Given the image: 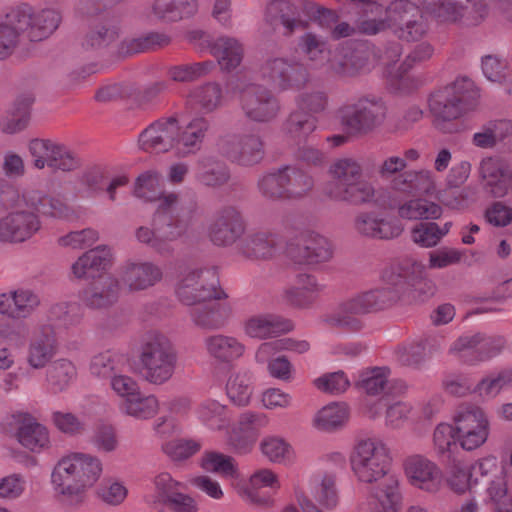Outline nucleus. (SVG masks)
Here are the masks:
<instances>
[{
    "mask_svg": "<svg viewBox=\"0 0 512 512\" xmlns=\"http://www.w3.org/2000/svg\"><path fill=\"white\" fill-rule=\"evenodd\" d=\"M349 460L357 480L368 485L371 512H398L399 480L390 471L391 457L386 444L378 438L359 439Z\"/></svg>",
    "mask_w": 512,
    "mask_h": 512,
    "instance_id": "1",
    "label": "nucleus"
},
{
    "mask_svg": "<svg viewBox=\"0 0 512 512\" xmlns=\"http://www.w3.org/2000/svg\"><path fill=\"white\" fill-rule=\"evenodd\" d=\"M385 287L369 290L365 298L381 310L392 307L404 299H416L431 291V282L425 277V266L413 259L392 262L381 275Z\"/></svg>",
    "mask_w": 512,
    "mask_h": 512,
    "instance_id": "2",
    "label": "nucleus"
},
{
    "mask_svg": "<svg viewBox=\"0 0 512 512\" xmlns=\"http://www.w3.org/2000/svg\"><path fill=\"white\" fill-rule=\"evenodd\" d=\"M328 174L330 180L323 187V195L330 201L363 206L375 200V187L363 179V168L356 159L343 157L334 160Z\"/></svg>",
    "mask_w": 512,
    "mask_h": 512,
    "instance_id": "3",
    "label": "nucleus"
},
{
    "mask_svg": "<svg viewBox=\"0 0 512 512\" xmlns=\"http://www.w3.org/2000/svg\"><path fill=\"white\" fill-rule=\"evenodd\" d=\"M478 97V90L467 77L457 78L451 84L433 92L429 98V109L435 117V127L444 133L456 131L452 121L472 109Z\"/></svg>",
    "mask_w": 512,
    "mask_h": 512,
    "instance_id": "4",
    "label": "nucleus"
},
{
    "mask_svg": "<svg viewBox=\"0 0 512 512\" xmlns=\"http://www.w3.org/2000/svg\"><path fill=\"white\" fill-rule=\"evenodd\" d=\"M198 214V203L194 199L180 197L171 192L160 198V203L152 217V225L161 244L165 245L164 256H170L174 248L172 243L181 238Z\"/></svg>",
    "mask_w": 512,
    "mask_h": 512,
    "instance_id": "5",
    "label": "nucleus"
},
{
    "mask_svg": "<svg viewBox=\"0 0 512 512\" xmlns=\"http://www.w3.org/2000/svg\"><path fill=\"white\" fill-rule=\"evenodd\" d=\"M139 363L142 378L151 384L161 385L172 378L177 353L165 335L150 331L141 339Z\"/></svg>",
    "mask_w": 512,
    "mask_h": 512,
    "instance_id": "6",
    "label": "nucleus"
},
{
    "mask_svg": "<svg viewBox=\"0 0 512 512\" xmlns=\"http://www.w3.org/2000/svg\"><path fill=\"white\" fill-rule=\"evenodd\" d=\"M387 116L382 97L366 94L344 103L337 110V119L349 136H364L379 128Z\"/></svg>",
    "mask_w": 512,
    "mask_h": 512,
    "instance_id": "7",
    "label": "nucleus"
},
{
    "mask_svg": "<svg viewBox=\"0 0 512 512\" xmlns=\"http://www.w3.org/2000/svg\"><path fill=\"white\" fill-rule=\"evenodd\" d=\"M35 193H19L11 206L4 210L9 213L0 219V239L9 242H24L30 239L41 227V222L35 211L38 201Z\"/></svg>",
    "mask_w": 512,
    "mask_h": 512,
    "instance_id": "8",
    "label": "nucleus"
},
{
    "mask_svg": "<svg viewBox=\"0 0 512 512\" xmlns=\"http://www.w3.org/2000/svg\"><path fill=\"white\" fill-rule=\"evenodd\" d=\"M259 78L277 91H300L311 81L307 66L298 60L269 55L258 68Z\"/></svg>",
    "mask_w": 512,
    "mask_h": 512,
    "instance_id": "9",
    "label": "nucleus"
},
{
    "mask_svg": "<svg viewBox=\"0 0 512 512\" xmlns=\"http://www.w3.org/2000/svg\"><path fill=\"white\" fill-rule=\"evenodd\" d=\"M175 292L179 301L188 306L227 298V294L220 286L216 267L183 271Z\"/></svg>",
    "mask_w": 512,
    "mask_h": 512,
    "instance_id": "10",
    "label": "nucleus"
},
{
    "mask_svg": "<svg viewBox=\"0 0 512 512\" xmlns=\"http://www.w3.org/2000/svg\"><path fill=\"white\" fill-rule=\"evenodd\" d=\"M218 154L230 163L252 168L259 165L265 158V142L256 133H226L217 139Z\"/></svg>",
    "mask_w": 512,
    "mask_h": 512,
    "instance_id": "11",
    "label": "nucleus"
},
{
    "mask_svg": "<svg viewBox=\"0 0 512 512\" xmlns=\"http://www.w3.org/2000/svg\"><path fill=\"white\" fill-rule=\"evenodd\" d=\"M457 440L466 451L481 447L488 439L490 423L479 406L465 403L457 407L453 415Z\"/></svg>",
    "mask_w": 512,
    "mask_h": 512,
    "instance_id": "12",
    "label": "nucleus"
},
{
    "mask_svg": "<svg viewBox=\"0 0 512 512\" xmlns=\"http://www.w3.org/2000/svg\"><path fill=\"white\" fill-rule=\"evenodd\" d=\"M61 20L60 13L55 9L47 8L35 12L28 4H21L11 14L14 25L33 42L48 38L59 27Z\"/></svg>",
    "mask_w": 512,
    "mask_h": 512,
    "instance_id": "13",
    "label": "nucleus"
},
{
    "mask_svg": "<svg viewBox=\"0 0 512 512\" xmlns=\"http://www.w3.org/2000/svg\"><path fill=\"white\" fill-rule=\"evenodd\" d=\"M240 105L244 115L258 123L270 122L280 112L279 100L271 90L259 84H249L240 92Z\"/></svg>",
    "mask_w": 512,
    "mask_h": 512,
    "instance_id": "14",
    "label": "nucleus"
},
{
    "mask_svg": "<svg viewBox=\"0 0 512 512\" xmlns=\"http://www.w3.org/2000/svg\"><path fill=\"white\" fill-rule=\"evenodd\" d=\"M246 224L242 213L227 205L217 210L208 226V238L216 246L229 247L242 238Z\"/></svg>",
    "mask_w": 512,
    "mask_h": 512,
    "instance_id": "15",
    "label": "nucleus"
},
{
    "mask_svg": "<svg viewBox=\"0 0 512 512\" xmlns=\"http://www.w3.org/2000/svg\"><path fill=\"white\" fill-rule=\"evenodd\" d=\"M81 472L80 464H74L71 458H62L52 472V483L56 491L62 496L67 505H77L83 501V494L87 488L84 481H88Z\"/></svg>",
    "mask_w": 512,
    "mask_h": 512,
    "instance_id": "16",
    "label": "nucleus"
},
{
    "mask_svg": "<svg viewBox=\"0 0 512 512\" xmlns=\"http://www.w3.org/2000/svg\"><path fill=\"white\" fill-rule=\"evenodd\" d=\"M368 292H363L344 302L338 311L328 315L325 322L328 326L345 332H359L363 322L357 316L381 310L380 307L370 304L365 298Z\"/></svg>",
    "mask_w": 512,
    "mask_h": 512,
    "instance_id": "17",
    "label": "nucleus"
},
{
    "mask_svg": "<svg viewBox=\"0 0 512 512\" xmlns=\"http://www.w3.org/2000/svg\"><path fill=\"white\" fill-rule=\"evenodd\" d=\"M178 118L175 115L161 118L150 124L139 135V146L146 152L175 151Z\"/></svg>",
    "mask_w": 512,
    "mask_h": 512,
    "instance_id": "18",
    "label": "nucleus"
},
{
    "mask_svg": "<svg viewBox=\"0 0 512 512\" xmlns=\"http://www.w3.org/2000/svg\"><path fill=\"white\" fill-rule=\"evenodd\" d=\"M288 256L297 264L316 265L328 262L333 256L330 241L319 234L310 233L291 243L287 248Z\"/></svg>",
    "mask_w": 512,
    "mask_h": 512,
    "instance_id": "19",
    "label": "nucleus"
},
{
    "mask_svg": "<svg viewBox=\"0 0 512 512\" xmlns=\"http://www.w3.org/2000/svg\"><path fill=\"white\" fill-rule=\"evenodd\" d=\"M154 502L164 504L171 512H196L195 500L180 491L182 485L167 472L155 476Z\"/></svg>",
    "mask_w": 512,
    "mask_h": 512,
    "instance_id": "20",
    "label": "nucleus"
},
{
    "mask_svg": "<svg viewBox=\"0 0 512 512\" xmlns=\"http://www.w3.org/2000/svg\"><path fill=\"white\" fill-rule=\"evenodd\" d=\"M404 469L410 483L426 492L435 493L442 485V473L437 465L421 455L408 457Z\"/></svg>",
    "mask_w": 512,
    "mask_h": 512,
    "instance_id": "21",
    "label": "nucleus"
},
{
    "mask_svg": "<svg viewBox=\"0 0 512 512\" xmlns=\"http://www.w3.org/2000/svg\"><path fill=\"white\" fill-rule=\"evenodd\" d=\"M210 128L211 123L204 116L193 117L185 126L178 123L175 154L183 158L196 155L202 150Z\"/></svg>",
    "mask_w": 512,
    "mask_h": 512,
    "instance_id": "22",
    "label": "nucleus"
},
{
    "mask_svg": "<svg viewBox=\"0 0 512 512\" xmlns=\"http://www.w3.org/2000/svg\"><path fill=\"white\" fill-rule=\"evenodd\" d=\"M360 6L363 11V18L359 20L357 29L360 33L365 35H376L388 29L391 24L396 21L391 16V13L407 12L413 5L406 0H397L390 3L389 6L384 7V12L377 13L373 11L372 5L366 3H354Z\"/></svg>",
    "mask_w": 512,
    "mask_h": 512,
    "instance_id": "23",
    "label": "nucleus"
},
{
    "mask_svg": "<svg viewBox=\"0 0 512 512\" xmlns=\"http://www.w3.org/2000/svg\"><path fill=\"white\" fill-rule=\"evenodd\" d=\"M280 248L279 236L269 230L252 231L239 244V253L252 261L273 259Z\"/></svg>",
    "mask_w": 512,
    "mask_h": 512,
    "instance_id": "24",
    "label": "nucleus"
},
{
    "mask_svg": "<svg viewBox=\"0 0 512 512\" xmlns=\"http://www.w3.org/2000/svg\"><path fill=\"white\" fill-rule=\"evenodd\" d=\"M368 65V53L362 48L342 47L334 51L327 71L339 78H351L363 72Z\"/></svg>",
    "mask_w": 512,
    "mask_h": 512,
    "instance_id": "25",
    "label": "nucleus"
},
{
    "mask_svg": "<svg viewBox=\"0 0 512 512\" xmlns=\"http://www.w3.org/2000/svg\"><path fill=\"white\" fill-rule=\"evenodd\" d=\"M120 282L111 275L100 276L80 292V299L90 309H106L119 297Z\"/></svg>",
    "mask_w": 512,
    "mask_h": 512,
    "instance_id": "26",
    "label": "nucleus"
},
{
    "mask_svg": "<svg viewBox=\"0 0 512 512\" xmlns=\"http://www.w3.org/2000/svg\"><path fill=\"white\" fill-rule=\"evenodd\" d=\"M480 175L484 188L494 197H504L512 191V166L500 159L488 157L481 161Z\"/></svg>",
    "mask_w": 512,
    "mask_h": 512,
    "instance_id": "27",
    "label": "nucleus"
},
{
    "mask_svg": "<svg viewBox=\"0 0 512 512\" xmlns=\"http://www.w3.org/2000/svg\"><path fill=\"white\" fill-rule=\"evenodd\" d=\"M353 226L361 236L381 240L397 238L403 232V227L397 220L379 218L374 212L358 213Z\"/></svg>",
    "mask_w": 512,
    "mask_h": 512,
    "instance_id": "28",
    "label": "nucleus"
},
{
    "mask_svg": "<svg viewBox=\"0 0 512 512\" xmlns=\"http://www.w3.org/2000/svg\"><path fill=\"white\" fill-rule=\"evenodd\" d=\"M264 21L270 26L281 23L285 35H292L297 29H305L308 23L301 19L298 7L288 0L270 1L264 13Z\"/></svg>",
    "mask_w": 512,
    "mask_h": 512,
    "instance_id": "29",
    "label": "nucleus"
},
{
    "mask_svg": "<svg viewBox=\"0 0 512 512\" xmlns=\"http://www.w3.org/2000/svg\"><path fill=\"white\" fill-rule=\"evenodd\" d=\"M161 278L162 270L152 262L127 263L120 273V281L129 291L145 290Z\"/></svg>",
    "mask_w": 512,
    "mask_h": 512,
    "instance_id": "30",
    "label": "nucleus"
},
{
    "mask_svg": "<svg viewBox=\"0 0 512 512\" xmlns=\"http://www.w3.org/2000/svg\"><path fill=\"white\" fill-rule=\"evenodd\" d=\"M294 325L291 320L276 314H259L250 317L244 323L245 333L258 339L276 337L290 332Z\"/></svg>",
    "mask_w": 512,
    "mask_h": 512,
    "instance_id": "31",
    "label": "nucleus"
},
{
    "mask_svg": "<svg viewBox=\"0 0 512 512\" xmlns=\"http://www.w3.org/2000/svg\"><path fill=\"white\" fill-rule=\"evenodd\" d=\"M17 422L19 427L16 436L23 447L34 453H40L42 450L50 447L47 428L37 422L35 418L27 413H23L18 415Z\"/></svg>",
    "mask_w": 512,
    "mask_h": 512,
    "instance_id": "32",
    "label": "nucleus"
},
{
    "mask_svg": "<svg viewBox=\"0 0 512 512\" xmlns=\"http://www.w3.org/2000/svg\"><path fill=\"white\" fill-rule=\"evenodd\" d=\"M391 189L407 196L429 195L435 190V181L429 170H409L392 179Z\"/></svg>",
    "mask_w": 512,
    "mask_h": 512,
    "instance_id": "33",
    "label": "nucleus"
},
{
    "mask_svg": "<svg viewBox=\"0 0 512 512\" xmlns=\"http://www.w3.org/2000/svg\"><path fill=\"white\" fill-rule=\"evenodd\" d=\"M197 11V0H154L150 16L162 23H174L191 18Z\"/></svg>",
    "mask_w": 512,
    "mask_h": 512,
    "instance_id": "34",
    "label": "nucleus"
},
{
    "mask_svg": "<svg viewBox=\"0 0 512 512\" xmlns=\"http://www.w3.org/2000/svg\"><path fill=\"white\" fill-rule=\"evenodd\" d=\"M57 340L50 326H45L28 347L27 362L35 369L44 368L56 355Z\"/></svg>",
    "mask_w": 512,
    "mask_h": 512,
    "instance_id": "35",
    "label": "nucleus"
},
{
    "mask_svg": "<svg viewBox=\"0 0 512 512\" xmlns=\"http://www.w3.org/2000/svg\"><path fill=\"white\" fill-rule=\"evenodd\" d=\"M280 169L287 201L301 200L314 189V178L297 165H284Z\"/></svg>",
    "mask_w": 512,
    "mask_h": 512,
    "instance_id": "36",
    "label": "nucleus"
},
{
    "mask_svg": "<svg viewBox=\"0 0 512 512\" xmlns=\"http://www.w3.org/2000/svg\"><path fill=\"white\" fill-rule=\"evenodd\" d=\"M230 177L229 167L215 157H203L196 163L195 179L205 187L220 188L229 182Z\"/></svg>",
    "mask_w": 512,
    "mask_h": 512,
    "instance_id": "37",
    "label": "nucleus"
},
{
    "mask_svg": "<svg viewBox=\"0 0 512 512\" xmlns=\"http://www.w3.org/2000/svg\"><path fill=\"white\" fill-rule=\"evenodd\" d=\"M195 307L190 315L198 327L204 329H220L224 327L232 315L228 303L211 302Z\"/></svg>",
    "mask_w": 512,
    "mask_h": 512,
    "instance_id": "38",
    "label": "nucleus"
},
{
    "mask_svg": "<svg viewBox=\"0 0 512 512\" xmlns=\"http://www.w3.org/2000/svg\"><path fill=\"white\" fill-rule=\"evenodd\" d=\"M110 251L104 246L90 249L72 265L73 274L79 279L95 278L110 264Z\"/></svg>",
    "mask_w": 512,
    "mask_h": 512,
    "instance_id": "39",
    "label": "nucleus"
},
{
    "mask_svg": "<svg viewBox=\"0 0 512 512\" xmlns=\"http://www.w3.org/2000/svg\"><path fill=\"white\" fill-rule=\"evenodd\" d=\"M204 343L208 354L220 362H232L245 352L244 344L234 336L211 335L205 339Z\"/></svg>",
    "mask_w": 512,
    "mask_h": 512,
    "instance_id": "40",
    "label": "nucleus"
},
{
    "mask_svg": "<svg viewBox=\"0 0 512 512\" xmlns=\"http://www.w3.org/2000/svg\"><path fill=\"white\" fill-rule=\"evenodd\" d=\"M211 52L221 69L228 72L237 68L244 56L243 45L236 38L228 36L217 38L211 45Z\"/></svg>",
    "mask_w": 512,
    "mask_h": 512,
    "instance_id": "41",
    "label": "nucleus"
},
{
    "mask_svg": "<svg viewBox=\"0 0 512 512\" xmlns=\"http://www.w3.org/2000/svg\"><path fill=\"white\" fill-rule=\"evenodd\" d=\"M298 48L312 67L328 64L332 54L328 42L320 35L306 32L298 39Z\"/></svg>",
    "mask_w": 512,
    "mask_h": 512,
    "instance_id": "42",
    "label": "nucleus"
},
{
    "mask_svg": "<svg viewBox=\"0 0 512 512\" xmlns=\"http://www.w3.org/2000/svg\"><path fill=\"white\" fill-rule=\"evenodd\" d=\"M222 98L221 86L215 82H208L195 87L190 92L188 100L193 108L209 114L221 106Z\"/></svg>",
    "mask_w": 512,
    "mask_h": 512,
    "instance_id": "43",
    "label": "nucleus"
},
{
    "mask_svg": "<svg viewBox=\"0 0 512 512\" xmlns=\"http://www.w3.org/2000/svg\"><path fill=\"white\" fill-rule=\"evenodd\" d=\"M119 38V27L111 21L99 22L90 27L81 45L85 50L106 48Z\"/></svg>",
    "mask_w": 512,
    "mask_h": 512,
    "instance_id": "44",
    "label": "nucleus"
},
{
    "mask_svg": "<svg viewBox=\"0 0 512 512\" xmlns=\"http://www.w3.org/2000/svg\"><path fill=\"white\" fill-rule=\"evenodd\" d=\"M390 375L391 370L386 366L366 368L360 372L355 387L367 395H379L386 390Z\"/></svg>",
    "mask_w": 512,
    "mask_h": 512,
    "instance_id": "45",
    "label": "nucleus"
},
{
    "mask_svg": "<svg viewBox=\"0 0 512 512\" xmlns=\"http://www.w3.org/2000/svg\"><path fill=\"white\" fill-rule=\"evenodd\" d=\"M317 117L300 109L293 110L283 122V132L292 139H303L317 127Z\"/></svg>",
    "mask_w": 512,
    "mask_h": 512,
    "instance_id": "46",
    "label": "nucleus"
},
{
    "mask_svg": "<svg viewBox=\"0 0 512 512\" xmlns=\"http://www.w3.org/2000/svg\"><path fill=\"white\" fill-rule=\"evenodd\" d=\"M441 214L440 205L422 198L411 199L398 206V215L408 220L438 219Z\"/></svg>",
    "mask_w": 512,
    "mask_h": 512,
    "instance_id": "47",
    "label": "nucleus"
},
{
    "mask_svg": "<svg viewBox=\"0 0 512 512\" xmlns=\"http://www.w3.org/2000/svg\"><path fill=\"white\" fill-rule=\"evenodd\" d=\"M26 193H35L38 201L35 203V211L44 216L68 219L74 215L73 209L60 197L43 194L39 190H26Z\"/></svg>",
    "mask_w": 512,
    "mask_h": 512,
    "instance_id": "48",
    "label": "nucleus"
},
{
    "mask_svg": "<svg viewBox=\"0 0 512 512\" xmlns=\"http://www.w3.org/2000/svg\"><path fill=\"white\" fill-rule=\"evenodd\" d=\"M349 417L345 404L331 403L323 407L314 418V426L323 431H333L344 426Z\"/></svg>",
    "mask_w": 512,
    "mask_h": 512,
    "instance_id": "49",
    "label": "nucleus"
},
{
    "mask_svg": "<svg viewBox=\"0 0 512 512\" xmlns=\"http://www.w3.org/2000/svg\"><path fill=\"white\" fill-rule=\"evenodd\" d=\"M125 361L123 357L111 351L95 355L90 363V371L100 378L111 379L116 373L123 372Z\"/></svg>",
    "mask_w": 512,
    "mask_h": 512,
    "instance_id": "50",
    "label": "nucleus"
},
{
    "mask_svg": "<svg viewBox=\"0 0 512 512\" xmlns=\"http://www.w3.org/2000/svg\"><path fill=\"white\" fill-rule=\"evenodd\" d=\"M200 465L205 471L223 477L235 478L237 476V464L234 458L220 452H205L201 457Z\"/></svg>",
    "mask_w": 512,
    "mask_h": 512,
    "instance_id": "51",
    "label": "nucleus"
},
{
    "mask_svg": "<svg viewBox=\"0 0 512 512\" xmlns=\"http://www.w3.org/2000/svg\"><path fill=\"white\" fill-rule=\"evenodd\" d=\"M282 179L280 167L263 174L257 181L260 195L272 202L287 201Z\"/></svg>",
    "mask_w": 512,
    "mask_h": 512,
    "instance_id": "52",
    "label": "nucleus"
},
{
    "mask_svg": "<svg viewBox=\"0 0 512 512\" xmlns=\"http://www.w3.org/2000/svg\"><path fill=\"white\" fill-rule=\"evenodd\" d=\"M213 67L212 61L179 64L169 67L167 74L174 82H193L206 76Z\"/></svg>",
    "mask_w": 512,
    "mask_h": 512,
    "instance_id": "53",
    "label": "nucleus"
},
{
    "mask_svg": "<svg viewBox=\"0 0 512 512\" xmlns=\"http://www.w3.org/2000/svg\"><path fill=\"white\" fill-rule=\"evenodd\" d=\"M122 409L130 416L138 419L152 418L159 409V403L155 396H142L138 392L132 398H127L122 403Z\"/></svg>",
    "mask_w": 512,
    "mask_h": 512,
    "instance_id": "54",
    "label": "nucleus"
},
{
    "mask_svg": "<svg viewBox=\"0 0 512 512\" xmlns=\"http://www.w3.org/2000/svg\"><path fill=\"white\" fill-rule=\"evenodd\" d=\"M226 392L230 400L238 405L245 406L252 395L251 379L247 372H237L230 375Z\"/></svg>",
    "mask_w": 512,
    "mask_h": 512,
    "instance_id": "55",
    "label": "nucleus"
},
{
    "mask_svg": "<svg viewBox=\"0 0 512 512\" xmlns=\"http://www.w3.org/2000/svg\"><path fill=\"white\" fill-rule=\"evenodd\" d=\"M456 429L448 423H440L433 433V445L439 457L450 460L458 444Z\"/></svg>",
    "mask_w": 512,
    "mask_h": 512,
    "instance_id": "56",
    "label": "nucleus"
},
{
    "mask_svg": "<svg viewBox=\"0 0 512 512\" xmlns=\"http://www.w3.org/2000/svg\"><path fill=\"white\" fill-rule=\"evenodd\" d=\"M314 499L326 510H333L338 505L336 476L325 474L320 481H315L312 487Z\"/></svg>",
    "mask_w": 512,
    "mask_h": 512,
    "instance_id": "57",
    "label": "nucleus"
},
{
    "mask_svg": "<svg viewBox=\"0 0 512 512\" xmlns=\"http://www.w3.org/2000/svg\"><path fill=\"white\" fill-rule=\"evenodd\" d=\"M161 176L158 172L149 170L140 174L134 187V195L144 201H154L166 195L160 192Z\"/></svg>",
    "mask_w": 512,
    "mask_h": 512,
    "instance_id": "58",
    "label": "nucleus"
},
{
    "mask_svg": "<svg viewBox=\"0 0 512 512\" xmlns=\"http://www.w3.org/2000/svg\"><path fill=\"white\" fill-rule=\"evenodd\" d=\"M478 351V332L458 337L449 348L450 354L467 364H475L479 362Z\"/></svg>",
    "mask_w": 512,
    "mask_h": 512,
    "instance_id": "59",
    "label": "nucleus"
},
{
    "mask_svg": "<svg viewBox=\"0 0 512 512\" xmlns=\"http://www.w3.org/2000/svg\"><path fill=\"white\" fill-rule=\"evenodd\" d=\"M76 376V368L67 359L55 361L47 370V380L54 391L64 390Z\"/></svg>",
    "mask_w": 512,
    "mask_h": 512,
    "instance_id": "60",
    "label": "nucleus"
},
{
    "mask_svg": "<svg viewBox=\"0 0 512 512\" xmlns=\"http://www.w3.org/2000/svg\"><path fill=\"white\" fill-rule=\"evenodd\" d=\"M424 8L438 22H455L462 15V6L453 0L426 1Z\"/></svg>",
    "mask_w": 512,
    "mask_h": 512,
    "instance_id": "61",
    "label": "nucleus"
},
{
    "mask_svg": "<svg viewBox=\"0 0 512 512\" xmlns=\"http://www.w3.org/2000/svg\"><path fill=\"white\" fill-rule=\"evenodd\" d=\"M49 167L53 171L72 172L81 167L80 157L68 146L56 142Z\"/></svg>",
    "mask_w": 512,
    "mask_h": 512,
    "instance_id": "62",
    "label": "nucleus"
},
{
    "mask_svg": "<svg viewBox=\"0 0 512 512\" xmlns=\"http://www.w3.org/2000/svg\"><path fill=\"white\" fill-rule=\"evenodd\" d=\"M328 103V94L321 89L307 90L296 97L297 108L315 117L327 109Z\"/></svg>",
    "mask_w": 512,
    "mask_h": 512,
    "instance_id": "63",
    "label": "nucleus"
},
{
    "mask_svg": "<svg viewBox=\"0 0 512 512\" xmlns=\"http://www.w3.org/2000/svg\"><path fill=\"white\" fill-rule=\"evenodd\" d=\"M504 467L498 464L497 458L488 456L475 462L470 468V477L474 485L489 483L504 473Z\"/></svg>",
    "mask_w": 512,
    "mask_h": 512,
    "instance_id": "64",
    "label": "nucleus"
}]
</instances>
